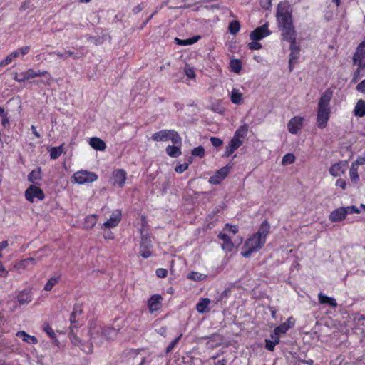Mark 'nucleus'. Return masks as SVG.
Wrapping results in <instances>:
<instances>
[{
    "label": "nucleus",
    "mask_w": 365,
    "mask_h": 365,
    "mask_svg": "<svg viewBox=\"0 0 365 365\" xmlns=\"http://www.w3.org/2000/svg\"><path fill=\"white\" fill-rule=\"evenodd\" d=\"M276 17L283 41L297 39V31L293 24L292 13L287 1H280L277 6Z\"/></svg>",
    "instance_id": "obj_1"
},
{
    "label": "nucleus",
    "mask_w": 365,
    "mask_h": 365,
    "mask_svg": "<svg viewBox=\"0 0 365 365\" xmlns=\"http://www.w3.org/2000/svg\"><path fill=\"white\" fill-rule=\"evenodd\" d=\"M333 97V91L327 88L322 94L318 101L317 110V125L320 129L327 127L331 115L330 102Z\"/></svg>",
    "instance_id": "obj_2"
},
{
    "label": "nucleus",
    "mask_w": 365,
    "mask_h": 365,
    "mask_svg": "<svg viewBox=\"0 0 365 365\" xmlns=\"http://www.w3.org/2000/svg\"><path fill=\"white\" fill-rule=\"evenodd\" d=\"M81 314V309L75 306L73 307V312L70 316V322H71V330L68 334L71 342L75 345L78 346L82 351H83L86 354H91L93 350V346L91 343H84L83 342L79 337L74 333V328L78 327V320L76 319L77 315Z\"/></svg>",
    "instance_id": "obj_3"
},
{
    "label": "nucleus",
    "mask_w": 365,
    "mask_h": 365,
    "mask_svg": "<svg viewBox=\"0 0 365 365\" xmlns=\"http://www.w3.org/2000/svg\"><path fill=\"white\" fill-rule=\"evenodd\" d=\"M265 243L264 239L253 234L245 240L242 247L241 254L244 257L248 258L253 252L262 249Z\"/></svg>",
    "instance_id": "obj_4"
},
{
    "label": "nucleus",
    "mask_w": 365,
    "mask_h": 365,
    "mask_svg": "<svg viewBox=\"0 0 365 365\" xmlns=\"http://www.w3.org/2000/svg\"><path fill=\"white\" fill-rule=\"evenodd\" d=\"M103 327L96 322H93L89 324L88 334L90 335V341L88 343H95L96 345H101L104 342L103 336Z\"/></svg>",
    "instance_id": "obj_5"
},
{
    "label": "nucleus",
    "mask_w": 365,
    "mask_h": 365,
    "mask_svg": "<svg viewBox=\"0 0 365 365\" xmlns=\"http://www.w3.org/2000/svg\"><path fill=\"white\" fill-rule=\"evenodd\" d=\"M151 138L154 141H168L171 140L173 144L180 141V136L177 132L172 130H163L155 133Z\"/></svg>",
    "instance_id": "obj_6"
},
{
    "label": "nucleus",
    "mask_w": 365,
    "mask_h": 365,
    "mask_svg": "<svg viewBox=\"0 0 365 365\" xmlns=\"http://www.w3.org/2000/svg\"><path fill=\"white\" fill-rule=\"evenodd\" d=\"M128 365H143L146 359V353L141 349H130L125 354Z\"/></svg>",
    "instance_id": "obj_7"
},
{
    "label": "nucleus",
    "mask_w": 365,
    "mask_h": 365,
    "mask_svg": "<svg viewBox=\"0 0 365 365\" xmlns=\"http://www.w3.org/2000/svg\"><path fill=\"white\" fill-rule=\"evenodd\" d=\"M98 175L93 173L87 170H80L76 172L72 177V182L79 185L90 183L96 181Z\"/></svg>",
    "instance_id": "obj_8"
},
{
    "label": "nucleus",
    "mask_w": 365,
    "mask_h": 365,
    "mask_svg": "<svg viewBox=\"0 0 365 365\" xmlns=\"http://www.w3.org/2000/svg\"><path fill=\"white\" fill-rule=\"evenodd\" d=\"M153 248L151 237L147 232L141 231V241L140 244V255L145 259L151 256L150 250Z\"/></svg>",
    "instance_id": "obj_9"
},
{
    "label": "nucleus",
    "mask_w": 365,
    "mask_h": 365,
    "mask_svg": "<svg viewBox=\"0 0 365 365\" xmlns=\"http://www.w3.org/2000/svg\"><path fill=\"white\" fill-rule=\"evenodd\" d=\"M353 66L365 68V42H361L353 55Z\"/></svg>",
    "instance_id": "obj_10"
},
{
    "label": "nucleus",
    "mask_w": 365,
    "mask_h": 365,
    "mask_svg": "<svg viewBox=\"0 0 365 365\" xmlns=\"http://www.w3.org/2000/svg\"><path fill=\"white\" fill-rule=\"evenodd\" d=\"M287 42L290 43V54L289 60V71H292L294 68V65L297 62V60L300 54V46L296 42V40L287 41Z\"/></svg>",
    "instance_id": "obj_11"
},
{
    "label": "nucleus",
    "mask_w": 365,
    "mask_h": 365,
    "mask_svg": "<svg viewBox=\"0 0 365 365\" xmlns=\"http://www.w3.org/2000/svg\"><path fill=\"white\" fill-rule=\"evenodd\" d=\"M271 31L269 29V24L267 22L262 26L257 27L250 34V38L252 41H259L269 36Z\"/></svg>",
    "instance_id": "obj_12"
},
{
    "label": "nucleus",
    "mask_w": 365,
    "mask_h": 365,
    "mask_svg": "<svg viewBox=\"0 0 365 365\" xmlns=\"http://www.w3.org/2000/svg\"><path fill=\"white\" fill-rule=\"evenodd\" d=\"M26 199L33 202L34 198L42 200L44 199L45 195L43 190L36 185H30L25 191Z\"/></svg>",
    "instance_id": "obj_13"
},
{
    "label": "nucleus",
    "mask_w": 365,
    "mask_h": 365,
    "mask_svg": "<svg viewBox=\"0 0 365 365\" xmlns=\"http://www.w3.org/2000/svg\"><path fill=\"white\" fill-rule=\"evenodd\" d=\"M304 121V117L294 116L287 123L288 131L294 135L297 134L302 130Z\"/></svg>",
    "instance_id": "obj_14"
},
{
    "label": "nucleus",
    "mask_w": 365,
    "mask_h": 365,
    "mask_svg": "<svg viewBox=\"0 0 365 365\" xmlns=\"http://www.w3.org/2000/svg\"><path fill=\"white\" fill-rule=\"evenodd\" d=\"M230 168L226 165L217 170L210 178L209 183L212 185H219L228 175Z\"/></svg>",
    "instance_id": "obj_15"
},
{
    "label": "nucleus",
    "mask_w": 365,
    "mask_h": 365,
    "mask_svg": "<svg viewBox=\"0 0 365 365\" xmlns=\"http://www.w3.org/2000/svg\"><path fill=\"white\" fill-rule=\"evenodd\" d=\"M348 166V163L346 160H341L336 163L333 164L329 168V173L334 177H338L344 174Z\"/></svg>",
    "instance_id": "obj_16"
},
{
    "label": "nucleus",
    "mask_w": 365,
    "mask_h": 365,
    "mask_svg": "<svg viewBox=\"0 0 365 365\" xmlns=\"http://www.w3.org/2000/svg\"><path fill=\"white\" fill-rule=\"evenodd\" d=\"M217 237L222 240L221 247L224 251L226 252H231L234 250V243L232 241L231 237H229L226 233L220 232L218 234Z\"/></svg>",
    "instance_id": "obj_17"
},
{
    "label": "nucleus",
    "mask_w": 365,
    "mask_h": 365,
    "mask_svg": "<svg viewBox=\"0 0 365 365\" xmlns=\"http://www.w3.org/2000/svg\"><path fill=\"white\" fill-rule=\"evenodd\" d=\"M346 216L347 212H346L344 207H341L331 212L329 219L331 222H339L344 220Z\"/></svg>",
    "instance_id": "obj_18"
},
{
    "label": "nucleus",
    "mask_w": 365,
    "mask_h": 365,
    "mask_svg": "<svg viewBox=\"0 0 365 365\" xmlns=\"http://www.w3.org/2000/svg\"><path fill=\"white\" fill-rule=\"evenodd\" d=\"M243 143V140L235 137L230 140L228 145L226 147L224 155L230 156L236 150H237Z\"/></svg>",
    "instance_id": "obj_19"
},
{
    "label": "nucleus",
    "mask_w": 365,
    "mask_h": 365,
    "mask_svg": "<svg viewBox=\"0 0 365 365\" xmlns=\"http://www.w3.org/2000/svg\"><path fill=\"white\" fill-rule=\"evenodd\" d=\"M121 220V212L119 210L112 213L110 218L103 224V227L110 228L116 227Z\"/></svg>",
    "instance_id": "obj_20"
},
{
    "label": "nucleus",
    "mask_w": 365,
    "mask_h": 365,
    "mask_svg": "<svg viewBox=\"0 0 365 365\" xmlns=\"http://www.w3.org/2000/svg\"><path fill=\"white\" fill-rule=\"evenodd\" d=\"M270 233V225L267 220H264L259 225L257 232L254 233L261 239H264V242H267V238Z\"/></svg>",
    "instance_id": "obj_21"
},
{
    "label": "nucleus",
    "mask_w": 365,
    "mask_h": 365,
    "mask_svg": "<svg viewBox=\"0 0 365 365\" xmlns=\"http://www.w3.org/2000/svg\"><path fill=\"white\" fill-rule=\"evenodd\" d=\"M162 297L160 294L151 296L148 302V305L150 312L159 310L162 307Z\"/></svg>",
    "instance_id": "obj_22"
},
{
    "label": "nucleus",
    "mask_w": 365,
    "mask_h": 365,
    "mask_svg": "<svg viewBox=\"0 0 365 365\" xmlns=\"http://www.w3.org/2000/svg\"><path fill=\"white\" fill-rule=\"evenodd\" d=\"M126 180V172L124 170L118 169L113 172L114 185L122 187Z\"/></svg>",
    "instance_id": "obj_23"
},
{
    "label": "nucleus",
    "mask_w": 365,
    "mask_h": 365,
    "mask_svg": "<svg viewBox=\"0 0 365 365\" xmlns=\"http://www.w3.org/2000/svg\"><path fill=\"white\" fill-rule=\"evenodd\" d=\"M34 70L32 68H29L26 71L21 73H14V79L17 82H23L26 80L35 78Z\"/></svg>",
    "instance_id": "obj_24"
},
{
    "label": "nucleus",
    "mask_w": 365,
    "mask_h": 365,
    "mask_svg": "<svg viewBox=\"0 0 365 365\" xmlns=\"http://www.w3.org/2000/svg\"><path fill=\"white\" fill-rule=\"evenodd\" d=\"M16 299L20 305L26 304L31 302L32 296L30 289H24L18 293Z\"/></svg>",
    "instance_id": "obj_25"
},
{
    "label": "nucleus",
    "mask_w": 365,
    "mask_h": 365,
    "mask_svg": "<svg viewBox=\"0 0 365 365\" xmlns=\"http://www.w3.org/2000/svg\"><path fill=\"white\" fill-rule=\"evenodd\" d=\"M36 263V261L34 258L29 257L24 259L14 264V269L20 272L29 266H34Z\"/></svg>",
    "instance_id": "obj_26"
},
{
    "label": "nucleus",
    "mask_w": 365,
    "mask_h": 365,
    "mask_svg": "<svg viewBox=\"0 0 365 365\" xmlns=\"http://www.w3.org/2000/svg\"><path fill=\"white\" fill-rule=\"evenodd\" d=\"M210 299L209 298H200L199 302L196 304L197 311L200 313H207L210 312L209 304Z\"/></svg>",
    "instance_id": "obj_27"
},
{
    "label": "nucleus",
    "mask_w": 365,
    "mask_h": 365,
    "mask_svg": "<svg viewBox=\"0 0 365 365\" xmlns=\"http://www.w3.org/2000/svg\"><path fill=\"white\" fill-rule=\"evenodd\" d=\"M118 333V330L112 327H103V336L105 341L114 339Z\"/></svg>",
    "instance_id": "obj_28"
},
{
    "label": "nucleus",
    "mask_w": 365,
    "mask_h": 365,
    "mask_svg": "<svg viewBox=\"0 0 365 365\" xmlns=\"http://www.w3.org/2000/svg\"><path fill=\"white\" fill-rule=\"evenodd\" d=\"M89 145L95 150L103 151L106 145V143L99 138L93 137L90 139Z\"/></svg>",
    "instance_id": "obj_29"
},
{
    "label": "nucleus",
    "mask_w": 365,
    "mask_h": 365,
    "mask_svg": "<svg viewBox=\"0 0 365 365\" xmlns=\"http://www.w3.org/2000/svg\"><path fill=\"white\" fill-rule=\"evenodd\" d=\"M318 299L321 304H329L332 307H336L338 305L336 300L334 298L326 296L322 292H320L318 294Z\"/></svg>",
    "instance_id": "obj_30"
},
{
    "label": "nucleus",
    "mask_w": 365,
    "mask_h": 365,
    "mask_svg": "<svg viewBox=\"0 0 365 365\" xmlns=\"http://www.w3.org/2000/svg\"><path fill=\"white\" fill-rule=\"evenodd\" d=\"M354 113L355 116L364 117L365 115V101L360 99L357 101Z\"/></svg>",
    "instance_id": "obj_31"
},
{
    "label": "nucleus",
    "mask_w": 365,
    "mask_h": 365,
    "mask_svg": "<svg viewBox=\"0 0 365 365\" xmlns=\"http://www.w3.org/2000/svg\"><path fill=\"white\" fill-rule=\"evenodd\" d=\"M18 337H21L24 342L36 344L38 343V339L34 336H31L26 334L24 331H19L16 333Z\"/></svg>",
    "instance_id": "obj_32"
},
{
    "label": "nucleus",
    "mask_w": 365,
    "mask_h": 365,
    "mask_svg": "<svg viewBox=\"0 0 365 365\" xmlns=\"http://www.w3.org/2000/svg\"><path fill=\"white\" fill-rule=\"evenodd\" d=\"M247 133L248 125L247 124H243L235 130L233 137L243 140L247 136Z\"/></svg>",
    "instance_id": "obj_33"
},
{
    "label": "nucleus",
    "mask_w": 365,
    "mask_h": 365,
    "mask_svg": "<svg viewBox=\"0 0 365 365\" xmlns=\"http://www.w3.org/2000/svg\"><path fill=\"white\" fill-rule=\"evenodd\" d=\"M365 76V68L356 66V70L354 71L352 74V83H356L361 77Z\"/></svg>",
    "instance_id": "obj_34"
},
{
    "label": "nucleus",
    "mask_w": 365,
    "mask_h": 365,
    "mask_svg": "<svg viewBox=\"0 0 365 365\" xmlns=\"http://www.w3.org/2000/svg\"><path fill=\"white\" fill-rule=\"evenodd\" d=\"M97 223V215H90L85 218L84 227L86 229L93 228Z\"/></svg>",
    "instance_id": "obj_35"
},
{
    "label": "nucleus",
    "mask_w": 365,
    "mask_h": 365,
    "mask_svg": "<svg viewBox=\"0 0 365 365\" xmlns=\"http://www.w3.org/2000/svg\"><path fill=\"white\" fill-rule=\"evenodd\" d=\"M34 73H35V78L36 77H38V76H46V80L45 81H42V83L46 85V86H50L52 81H53V78L52 76H51V74L47 71H36L34 70Z\"/></svg>",
    "instance_id": "obj_36"
},
{
    "label": "nucleus",
    "mask_w": 365,
    "mask_h": 365,
    "mask_svg": "<svg viewBox=\"0 0 365 365\" xmlns=\"http://www.w3.org/2000/svg\"><path fill=\"white\" fill-rule=\"evenodd\" d=\"M61 279V275H57L51 277L44 286V290L51 291L53 287L57 284Z\"/></svg>",
    "instance_id": "obj_37"
},
{
    "label": "nucleus",
    "mask_w": 365,
    "mask_h": 365,
    "mask_svg": "<svg viewBox=\"0 0 365 365\" xmlns=\"http://www.w3.org/2000/svg\"><path fill=\"white\" fill-rule=\"evenodd\" d=\"M230 71L239 73L242 70V63L239 59H232L230 62Z\"/></svg>",
    "instance_id": "obj_38"
},
{
    "label": "nucleus",
    "mask_w": 365,
    "mask_h": 365,
    "mask_svg": "<svg viewBox=\"0 0 365 365\" xmlns=\"http://www.w3.org/2000/svg\"><path fill=\"white\" fill-rule=\"evenodd\" d=\"M63 144L58 147H52L50 148L49 153L51 159L56 160L62 154L63 151Z\"/></svg>",
    "instance_id": "obj_39"
},
{
    "label": "nucleus",
    "mask_w": 365,
    "mask_h": 365,
    "mask_svg": "<svg viewBox=\"0 0 365 365\" xmlns=\"http://www.w3.org/2000/svg\"><path fill=\"white\" fill-rule=\"evenodd\" d=\"M53 53L56 54L58 58L62 59H66L68 57H72L74 59L78 58V56L71 51H65L63 53L60 51H54Z\"/></svg>",
    "instance_id": "obj_40"
},
{
    "label": "nucleus",
    "mask_w": 365,
    "mask_h": 365,
    "mask_svg": "<svg viewBox=\"0 0 365 365\" xmlns=\"http://www.w3.org/2000/svg\"><path fill=\"white\" fill-rule=\"evenodd\" d=\"M167 154L173 158L178 157L181 155V150L179 147L168 145L166 148Z\"/></svg>",
    "instance_id": "obj_41"
},
{
    "label": "nucleus",
    "mask_w": 365,
    "mask_h": 365,
    "mask_svg": "<svg viewBox=\"0 0 365 365\" xmlns=\"http://www.w3.org/2000/svg\"><path fill=\"white\" fill-rule=\"evenodd\" d=\"M18 56H19V52L18 51H13L11 54H9V56H7L1 63H0V66H7L8 64H9L10 63H11V61H13L14 58H17Z\"/></svg>",
    "instance_id": "obj_42"
},
{
    "label": "nucleus",
    "mask_w": 365,
    "mask_h": 365,
    "mask_svg": "<svg viewBox=\"0 0 365 365\" xmlns=\"http://www.w3.org/2000/svg\"><path fill=\"white\" fill-rule=\"evenodd\" d=\"M41 178V168H38L37 170H32L28 175L29 181L35 182Z\"/></svg>",
    "instance_id": "obj_43"
},
{
    "label": "nucleus",
    "mask_w": 365,
    "mask_h": 365,
    "mask_svg": "<svg viewBox=\"0 0 365 365\" xmlns=\"http://www.w3.org/2000/svg\"><path fill=\"white\" fill-rule=\"evenodd\" d=\"M228 29L231 34H236L240 29V24L238 21H232Z\"/></svg>",
    "instance_id": "obj_44"
},
{
    "label": "nucleus",
    "mask_w": 365,
    "mask_h": 365,
    "mask_svg": "<svg viewBox=\"0 0 365 365\" xmlns=\"http://www.w3.org/2000/svg\"><path fill=\"white\" fill-rule=\"evenodd\" d=\"M295 159H296V158H295L294 154H292V153H287L282 158V164L283 165H287L292 164V163H294Z\"/></svg>",
    "instance_id": "obj_45"
},
{
    "label": "nucleus",
    "mask_w": 365,
    "mask_h": 365,
    "mask_svg": "<svg viewBox=\"0 0 365 365\" xmlns=\"http://www.w3.org/2000/svg\"><path fill=\"white\" fill-rule=\"evenodd\" d=\"M349 175L351 181L354 182H356L359 180L357 169L354 168V163H352L351 168H350Z\"/></svg>",
    "instance_id": "obj_46"
},
{
    "label": "nucleus",
    "mask_w": 365,
    "mask_h": 365,
    "mask_svg": "<svg viewBox=\"0 0 365 365\" xmlns=\"http://www.w3.org/2000/svg\"><path fill=\"white\" fill-rule=\"evenodd\" d=\"M231 101L235 104H240L242 101V94L237 91H232Z\"/></svg>",
    "instance_id": "obj_47"
},
{
    "label": "nucleus",
    "mask_w": 365,
    "mask_h": 365,
    "mask_svg": "<svg viewBox=\"0 0 365 365\" xmlns=\"http://www.w3.org/2000/svg\"><path fill=\"white\" fill-rule=\"evenodd\" d=\"M192 155L199 157L200 158L205 156V149L202 145L195 148L192 150Z\"/></svg>",
    "instance_id": "obj_48"
},
{
    "label": "nucleus",
    "mask_w": 365,
    "mask_h": 365,
    "mask_svg": "<svg viewBox=\"0 0 365 365\" xmlns=\"http://www.w3.org/2000/svg\"><path fill=\"white\" fill-rule=\"evenodd\" d=\"M265 349L269 351H274L275 346L277 345V341H274L272 339H265L264 341Z\"/></svg>",
    "instance_id": "obj_49"
},
{
    "label": "nucleus",
    "mask_w": 365,
    "mask_h": 365,
    "mask_svg": "<svg viewBox=\"0 0 365 365\" xmlns=\"http://www.w3.org/2000/svg\"><path fill=\"white\" fill-rule=\"evenodd\" d=\"M289 329V326H287L285 324H282V323L274 329V330L276 331V333H278L281 336H282V334H285Z\"/></svg>",
    "instance_id": "obj_50"
},
{
    "label": "nucleus",
    "mask_w": 365,
    "mask_h": 365,
    "mask_svg": "<svg viewBox=\"0 0 365 365\" xmlns=\"http://www.w3.org/2000/svg\"><path fill=\"white\" fill-rule=\"evenodd\" d=\"M272 0H259V5L264 10H269L272 8Z\"/></svg>",
    "instance_id": "obj_51"
},
{
    "label": "nucleus",
    "mask_w": 365,
    "mask_h": 365,
    "mask_svg": "<svg viewBox=\"0 0 365 365\" xmlns=\"http://www.w3.org/2000/svg\"><path fill=\"white\" fill-rule=\"evenodd\" d=\"M225 230H228L230 232H232L233 235H235L236 233L238 232L239 227L237 225H232L229 223H226L223 228V231H225Z\"/></svg>",
    "instance_id": "obj_52"
},
{
    "label": "nucleus",
    "mask_w": 365,
    "mask_h": 365,
    "mask_svg": "<svg viewBox=\"0 0 365 365\" xmlns=\"http://www.w3.org/2000/svg\"><path fill=\"white\" fill-rule=\"evenodd\" d=\"M200 38H201V36L197 35V36H195L192 38L184 39V46L192 45L195 43L197 42Z\"/></svg>",
    "instance_id": "obj_53"
},
{
    "label": "nucleus",
    "mask_w": 365,
    "mask_h": 365,
    "mask_svg": "<svg viewBox=\"0 0 365 365\" xmlns=\"http://www.w3.org/2000/svg\"><path fill=\"white\" fill-rule=\"evenodd\" d=\"M43 330L51 339H54L56 337V334L49 324H44Z\"/></svg>",
    "instance_id": "obj_54"
},
{
    "label": "nucleus",
    "mask_w": 365,
    "mask_h": 365,
    "mask_svg": "<svg viewBox=\"0 0 365 365\" xmlns=\"http://www.w3.org/2000/svg\"><path fill=\"white\" fill-rule=\"evenodd\" d=\"M247 47L250 50H259L262 48V45L257 41H252L248 43Z\"/></svg>",
    "instance_id": "obj_55"
},
{
    "label": "nucleus",
    "mask_w": 365,
    "mask_h": 365,
    "mask_svg": "<svg viewBox=\"0 0 365 365\" xmlns=\"http://www.w3.org/2000/svg\"><path fill=\"white\" fill-rule=\"evenodd\" d=\"M210 142H211L212 145L215 148H218V147L221 146L223 143L222 140L220 138H217V137H211Z\"/></svg>",
    "instance_id": "obj_56"
},
{
    "label": "nucleus",
    "mask_w": 365,
    "mask_h": 365,
    "mask_svg": "<svg viewBox=\"0 0 365 365\" xmlns=\"http://www.w3.org/2000/svg\"><path fill=\"white\" fill-rule=\"evenodd\" d=\"M345 210H346V212H347V215L348 214H352V213H360L361 211L359 210V209L358 207H356V206L354 205H351V206H348L346 207H344Z\"/></svg>",
    "instance_id": "obj_57"
},
{
    "label": "nucleus",
    "mask_w": 365,
    "mask_h": 365,
    "mask_svg": "<svg viewBox=\"0 0 365 365\" xmlns=\"http://www.w3.org/2000/svg\"><path fill=\"white\" fill-rule=\"evenodd\" d=\"M184 73L190 79L195 78V73L193 68H184Z\"/></svg>",
    "instance_id": "obj_58"
},
{
    "label": "nucleus",
    "mask_w": 365,
    "mask_h": 365,
    "mask_svg": "<svg viewBox=\"0 0 365 365\" xmlns=\"http://www.w3.org/2000/svg\"><path fill=\"white\" fill-rule=\"evenodd\" d=\"M156 275L160 278H164L167 276L168 271L163 268H158L155 271Z\"/></svg>",
    "instance_id": "obj_59"
},
{
    "label": "nucleus",
    "mask_w": 365,
    "mask_h": 365,
    "mask_svg": "<svg viewBox=\"0 0 365 365\" xmlns=\"http://www.w3.org/2000/svg\"><path fill=\"white\" fill-rule=\"evenodd\" d=\"M356 90L361 93H365V79L357 84Z\"/></svg>",
    "instance_id": "obj_60"
},
{
    "label": "nucleus",
    "mask_w": 365,
    "mask_h": 365,
    "mask_svg": "<svg viewBox=\"0 0 365 365\" xmlns=\"http://www.w3.org/2000/svg\"><path fill=\"white\" fill-rule=\"evenodd\" d=\"M181 335H180L178 337L175 339L171 341V343L168 345V346L166 349L167 352H170L172 351V349L174 348V346L176 345V344L178 342Z\"/></svg>",
    "instance_id": "obj_61"
},
{
    "label": "nucleus",
    "mask_w": 365,
    "mask_h": 365,
    "mask_svg": "<svg viewBox=\"0 0 365 365\" xmlns=\"http://www.w3.org/2000/svg\"><path fill=\"white\" fill-rule=\"evenodd\" d=\"M270 337H271L272 341H277V344H279L281 335L279 334L278 333H276L275 330H273V331L271 333Z\"/></svg>",
    "instance_id": "obj_62"
},
{
    "label": "nucleus",
    "mask_w": 365,
    "mask_h": 365,
    "mask_svg": "<svg viewBox=\"0 0 365 365\" xmlns=\"http://www.w3.org/2000/svg\"><path fill=\"white\" fill-rule=\"evenodd\" d=\"M336 186L340 187L342 190H345L346 187V182L344 180L339 178L336 181Z\"/></svg>",
    "instance_id": "obj_63"
},
{
    "label": "nucleus",
    "mask_w": 365,
    "mask_h": 365,
    "mask_svg": "<svg viewBox=\"0 0 365 365\" xmlns=\"http://www.w3.org/2000/svg\"><path fill=\"white\" fill-rule=\"evenodd\" d=\"M282 324H285L287 326H289V329L293 327L295 324V319L292 316L289 317L286 322Z\"/></svg>",
    "instance_id": "obj_64"
}]
</instances>
